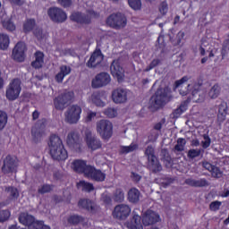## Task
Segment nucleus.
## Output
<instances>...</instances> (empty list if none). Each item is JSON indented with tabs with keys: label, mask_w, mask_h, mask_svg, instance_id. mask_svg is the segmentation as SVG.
<instances>
[{
	"label": "nucleus",
	"mask_w": 229,
	"mask_h": 229,
	"mask_svg": "<svg viewBox=\"0 0 229 229\" xmlns=\"http://www.w3.org/2000/svg\"><path fill=\"white\" fill-rule=\"evenodd\" d=\"M50 148V155L54 160H67L68 154L67 150L64 147V143L62 142V139L58 136L53 134L50 136V140L48 143Z\"/></svg>",
	"instance_id": "1"
},
{
	"label": "nucleus",
	"mask_w": 229,
	"mask_h": 229,
	"mask_svg": "<svg viewBox=\"0 0 229 229\" xmlns=\"http://www.w3.org/2000/svg\"><path fill=\"white\" fill-rule=\"evenodd\" d=\"M173 94L169 87L158 88L155 94L150 98V105L154 108H162L167 103L173 101Z\"/></svg>",
	"instance_id": "2"
},
{
	"label": "nucleus",
	"mask_w": 229,
	"mask_h": 229,
	"mask_svg": "<svg viewBox=\"0 0 229 229\" xmlns=\"http://www.w3.org/2000/svg\"><path fill=\"white\" fill-rule=\"evenodd\" d=\"M97 133L103 140H109L114 135V124L106 119H101L96 123Z\"/></svg>",
	"instance_id": "3"
},
{
	"label": "nucleus",
	"mask_w": 229,
	"mask_h": 229,
	"mask_svg": "<svg viewBox=\"0 0 229 229\" xmlns=\"http://www.w3.org/2000/svg\"><path fill=\"white\" fill-rule=\"evenodd\" d=\"M72 101H74V92L66 91L54 98V106L55 110L63 111L65 110Z\"/></svg>",
	"instance_id": "4"
},
{
	"label": "nucleus",
	"mask_w": 229,
	"mask_h": 229,
	"mask_svg": "<svg viewBox=\"0 0 229 229\" xmlns=\"http://www.w3.org/2000/svg\"><path fill=\"white\" fill-rule=\"evenodd\" d=\"M66 144L75 153H81L83 145H81V137L76 131L68 132L66 137Z\"/></svg>",
	"instance_id": "5"
},
{
	"label": "nucleus",
	"mask_w": 229,
	"mask_h": 229,
	"mask_svg": "<svg viewBox=\"0 0 229 229\" xmlns=\"http://www.w3.org/2000/svg\"><path fill=\"white\" fill-rule=\"evenodd\" d=\"M81 115V107L78 105H72L64 112V121L68 124H78Z\"/></svg>",
	"instance_id": "6"
},
{
	"label": "nucleus",
	"mask_w": 229,
	"mask_h": 229,
	"mask_svg": "<svg viewBox=\"0 0 229 229\" xmlns=\"http://www.w3.org/2000/svg\"><path fill=\"white\" fill-rule=\"evenodd\" d=\"M46 118L38 120L31 129V137L33 142H40L42 137L46 135Z\"/></svg>",
	"instance_id": "7"
},
{
	"label": "nucleus",
	"mask_w": 229,
	"mask_h": 229,
	"mask_svg": "<svg viewBox=\"0 0 229 229\" xmlns=\"http://www.w3.org/2000/svg\"><path fill=\"white\" fill-rule=\"evenodd\" d=\"M21 82L19 79H13L6 89L5 96L9 101H15L21 94L22 88L21 87Z\"/></svg>",
	"instance_id": "8"
},
{
	"label": "nucleus",
	"mask_w": 229,
	"mask_h": 229,
	"mask_svg": "<svg viewBox=\"0 0 229 229\" xmlns=\"http://www.w3.org/2000/svg\"><path fill=\"white\" fill-rule=\"evenodd\" d=\"M98 17H99V13L94 11H88L86 14L81 13H74L71 15L70 19L74 22H78L79 24H90L91 20Z\"/></svg>",
	"instance_id": "9"
},
{
	"label": "nucleus",
	"mask_w": 229,
	"mask_h": 229,
	"mask_svg": "<svg viewBox=\"0 0 229 229\" xmlns=\"http://www.w3.org/2000/svg\"><path fill=\"white\" fill-rule=\"evenodd\" d=\"M110 81H112L110 74L106 72H101L92 79L91 87L92 89H103V87L110 85Z\"/></svg>",
	"instance_id": "10"
},
{
	"label": "nucleus",
	"mask_w": 229,
	"mask_h": 229,
	"mask_svg": "<svg viewBox=\"0 0 229 229\" xmlns=\"http://www.w3.org/2000/svg\"><path fill=\"white\" fill-rule=\"evenodd\" d=\"M189 89H191L192 99L195 103H203L207 94L205 90L201 89V85L199 83L188 84Z\"/></svg>",
	"instance_id": "11"
},
{
	"label": "nucleus",
	"mask_w": 229,
	"mask_h": 229,
	"mask_svg": "<svg viewBox=\"0 0 229 229\" xmlns=\"http://www.w3.org/2000/svg\"><path fill=\"white\" fill-rule=\"evenodd\" d=\"M47 15L53 22H65L67 21V13L58 7H50L47 10Z\"/></svg>",
	"instance_id": "12"
},
{
	"label": "nucleus",
	"mask_w": 229,
	"mask_h": 229,
	"mask_svg": "<svg viewBox=\"0 0 229 229\" xmlns=\"http://www.w3.org/2000/svg\"><path fill=\"white\" fill-rule=\"evenodd\" d=\"M86 178L93 180V182H105L106 174L103 173L99 169H96L94 166H91L86 169Z\"/></svg>",
	"instance_id": "13"
},
{
	"label": "nucleus",
	"mask_w": 229,
	"mask_h": 229,
	"mask_svg": "<svg viewBox=\"0 0 229 229\" xmlns=\"http://www.w3.org/2000/svg\"><path fill=\"white\" fill-rule=\"evenodd\" d=\"M17 171V160L12 156H7L4 159L2 165V172L4 174H10V173H15Z\"/></svg>",
	"instance_id": "14"
},
{
	"label": "nucleus",
	"mask_w": 229,
	"mask_h": 229,
	"mask_svg": "<svg viewBox=\"0 0 229 229\" xmlns=\"http://www.w3.org/2000/svg\"><path fill=\"white\" fill-rule=\"evenodd\" d=\"M160 221V216L153 210H147L142 216V223L144 226H151L157 225Z\"/></svg>",
	"instance_id": "15"
},
{
	"label": "nucleus",
	"mask_w": 229,
	"mask_h": 229,
	"mask_svg": "<svg viewBox=\"0 0 229 229\" xmlns=\"http://www.w3.org/2000/svg\"><path fill=\"white\" fill-rule=\"evenodd\" d=\"M131 214V208L126 204H120L115 207V218L119 221H126Z\"/></svg>",
	"instance_id": "16"
},
{
	"label": "nucleus",
	"mask_w": 229,
	"mask_h": 229,
	"mask_svg": "<svg viewBox=\"0 0 229 229\" xmlns=\"http://www.w3.org/2000/svg\"><path fill=\"white\" fill-rule=\"evenodd\" d=\"M103 60H105V55H103L101 50H95L87 63V67L89 69H96V67L101 65Z\"/></svg>",
	"instance_id": "17"
},
{
	"label": "nucleus",
	"mask_w": 229,
	"mask_h": 229,
	"mask_svg": "<svg viewBox=\"0 0 229 229\" xmlns=\"http://www.w3.org/2000/svg\"><path fill=\"white\" fill-rule=\"evenodd\" d=\"M26 56V44L18 42L13 49V58L17 62H24Z\"/></svg>",
	"instance_id": "18"
},
{
	"label": "nucleus",
	"mask_w": 229,
	"mask_h": 229,
	"mask_svg": "<svg viewBox=\"0 0 229 229\" xmlns=\"http://www.w3.org/2000/svg\"><path fill=\"white\" fill-rule=\"evenodd\" d=\"M85 135H86V144L89 149H91V151H96V149H100L102 146L101 140L92 135V132L90 131L85 132Z\"/></svg>",
	"instance_id": "19"
},
{
	"label": "nucleus",
	"mask_w": 229,
	"mask_h": 229,
	"mask_svg": "<svg viewBox=\"0 0 229 229\" xmlns=\"http://www.w3.org/2000/svg\"><path fill=\"white\" fill-rule=\"evenodd\" d=\"M92 165H87V161L82 160V159H75L72 162V169L75 173H79L80 174H84L86 177V172L89 167H91Z\"/></svg>",
	"instance_id": "20"
},
{
	"label": "nucleus",
	"mask_w": 229,
	"mask_h": 229,
	"mask_svg": "<svg viewBox=\"0 0 229 229\" xmlns=\"http://www.w3.org/2000/svg\"><path fill=\"white\" fill-rule=\"evenodd\" d=\"M187 81H189V77L184 76L181 80L176 81L174 83V90H176V89H180L179 92L181 96H187L189 92L192 93V89L189 88V85L185 86Z\"/></svg>",
	"instance_id": "21"
},
{
	"label": "nucleus",
	"mask_w": 229,
	"mask_h": 229,
	"mask_svg": "<svg viewBox=\"0 0 229 229\" xmlns=\"http://www.w3.org/2000/svg\"><path fill=\"white\" fill-rule=\"evenodd\" d=\"M102 99H106V91L105 90L96 91L91 95L92 103L99 108H103L106 105Z\"/></svg>",
	"instance_id": "22"
},
{
	"label": "nucleus",
	"mask_w": 229,
	"mask_h": 229,
	"mask_svg": "<svg viewBox=\"0 0 229 229\" xmlns=\"http://www.w3.org/2000/svg\"><path fill=\"white\" fill-rule=\"evenodd\" d=\"M147 169H148L150 173H153V174H157V173H160L162 171V164H160L158 157L148 159L147 162Z\"/></svg>",
	"instance_id": "23"
},
{
	"label": "nucleus",
	"mask_w": 229,
	"mask_h": 229,
	"mask_svg": "<svg viewBox=\"0 0 229 229\" xmlns=\"http://www.w3.org/2000/svg\"><path fill=\"white\" fill-rule=\"evenodd\" d=\"M141 221L142 217H140V216L139 215L134 214L131 221L125 224V226L128 229H144Z\"/></svg>",
	"instance_id": "24"
},
{
	"label": "nucleus",
	"mask_w": 229,
	"mask_h": 229,
	"mask_svg": "<svg viewBox=\"0 0 229 229\" xmlns=\"http://www.w3.org/2000/svg\"><path fill=\"white\" fill-rule=\"evenodd\" d=\"M71 71L72 69L70 68V66L61 65L59 68V72L55 75V81H57V83H62L65 76L71 74Z\"/></svg>",
	"instance_id": "25"
},
{
	"label": "nucleus",
	"mask_w": 229,
	"mask_h": 229,
	"mask_svg": "<svg viewBox=\"0 0 229 229\" xmlns=\"http://www.w3.org/2000/svg\"><path fill=\"white\" fill-rule=\"evenodd\" d=\"M228 114V104L226 102L223 101L218 106V114H217V119L220 123H223L226 119V115Z\"/></svg>",
	"instance_id": "26"
},
{
	"label": "nucleus",
	"mask_w": 229,
	"mask_h": 229,
	"mask_svg": "<svg viewBox=\"0 0 229 229\" xmlns=\"http://www.w3.org/2000/svg\"><path fill=\"white\" fill-rule=\"evenodd\" d=\"M19 221L21 225H24V226L30 228L35 221V216L28 213H21L19 216Z\"/></svg>",
	"instance_id": "27"
},
{
	"label": "nucleus",
	"mask_w": 229,
	"mask_h": 229,
	"mask_svg": "<svg viewBox=\"0 0 229 229\" xmlns=\"http://www.w3.org/2000/svg\"><path fill=\"white\" fill-rule=\"evenodd\" d=\"M126 24H128V20L126 16L121 13L115 14V30H122V28H125Z\"/></svg>",
	"instance_id": "28"
},
{
	"label": "nucleus",
	"mask_w": 229,
	"mask_h": 229,
	"mask_svg": "<svg viewBox=\"0 0 229 229\" xmlns=\"http://www.w3.org/2000/svg\"><path fill=\"white\" fill-rule=\"evenodd\" d=\"M128 200L130 203H139V201H140V191L136 188L129 190Z\"/></svg>",
	"instance_id": "29"
},
{
	"label": "nucleus",
	"mask_w": 229,
	"mask_h": 229,
	"mask_svg": "<svg viewBox=\"0 0 229 229\" xmlns=\"http://www.w3.org/2000/svg\"><path fill=\"white\" fill-rule=\"evenodd\" d=\"M78 205L81 208H84V210H88L89 212L96 211V204L90 199H81Z\"/></svg>",
	"instance_id": "30"
},
{
	"label": "nucleus",
	"mask_w": 229,
	"mask_h": 229,
	"mask_svg": "<svg viewBox=\"0 0 229 229\" xmlns=\"http://www.w3.org/2000/svg\"><path fill=\"white\" fill-rule=\"evenodd\" d=\"M128 101V90L120 88L116 90L115 103H126Z\"/></svg>",
	"instance_id": "31"
},
{
	"label": "nucleus",
	"mask_w": 229,
	"mask_h": 229,
	"mask_svg": "<svg viewBox=\"0 0 229 229\" xmlns=\"http://www.w3.org/2000/svg\"><path fill=\"white\" fill-rule=\"evenodd\" d=\"M35 69H40L44 65V53L38 51L35 53V61L31 64Z\"/></svg>",
	"instance_id": "32"
},
{
	"label": "nucleus",
	"mask_w": 229,
	"mask_h": 229,
	"mask_svg": "<svg viewBox=\"0 0 229 229\" xmlns=\"http://www.w3.org/2000/svg\"><path fill=\"white\" fill-rule=\"evenodd\" d=\"M220 94H221V86H219V84H215L208 90V96L209 99H217Z\"/></svg>",
	"instance_id": "33"
},
{
	"label": "nucleus",
	"mask_w": 229,
	"mask_h": 229,
	"mask_svg": "<svg viewBox=\"0 0 229 229\" xmlns=\"http://www.w3.org/2000/svg\"><path fill=\"white\" fill-rule=\"evenodd\" d=\"M187 108H189V103L187 101H183L179 107H177L175 110L173 112V115L175 119H178L180 115L183 114V112L187 111Z\"/></svg>",
	"instance_id": "34"
},
{
	"label": "nucleus",
	"mask_w": 229,
	"mask_h": 229,
	"mask_svg": "<svg viewBox=\"0 0 229 229\" xmlns=\"http://www.w3.org/2000/svg\"><path fill=\"white\" fill-rule=\"evenodd\" d=\"M78 189H81L84 192H92L94 191V184L87 182L85 181H81L77 183Z\"/></svg>",
	"instance_id": "35"
},
{
	"label": "nucleus",
	"mask_w": 229,
	"mask_h": 229,
	"mask_svg": "<svg viewBox=\"0 0 229 229\" xmlns=\"http://www.w3.org/2000/svg\"><path fill=\"white\" fill-rule=\"evenodd\" d=\"M160 157L165 165H171V164H173V159L171 158V155H169L167 148L161 149Z\"/></svg>",
	"instance_id": "36"
},
{
	"label": "nucleus",
	"mask_w": 229,
	"mask_h": 229,
	"mask_svg": "<svg viewBox=\"0 0 229 229\" xmlns=\"http://www.w3.org/2000/svg\"><path fill=\"white\" fill-rule=\"evenodd\" d=\"M4 191L9 194L12 199H17L19 198V190H17V188L13 186H5Z\"/></svg>",
	"instance_id": "37"
},
{
	"label": "nucleus",
	"mask_w": 229,
	"mask_h": 229,
	"mask_svg": "<svg viewBox=\"0 0 229 229\" xmlns=\"http://www.w3.org/2000/svg\"><path fill=\"white\" fill-rule=\"evenodd\" d=\"M10 46V38L6 34H0V49H8Z\"/></svg>",
	"instance_id": "38"
},
{
	"label": "nucleus",
	"mask_w": 229,
	"mask_h": 229,
	"mask_svg": "<svg viewBox=\"0 0 229 229\" xmlns=\"http://www.w3.org/2000/svg\"><path fill=\"white\" fill-rule=\"evenodd\" d=\"M203 153H205V150H203V148H191L188 151V158H198V157H199L200 155H203Z\"/></svg>",
	"instance_id": "39"
},
{
	"label": "nucleus",
	"mask_w": 229,
	"mask_h": 229,
	"mask_svg": "<svg viewBox=\"0 0 229 229\" xmlns=\"http://www.w3.org/2000/svg\"><path fill=\"white\" fill-rule=\"evenodd\" d=\"M115 77L118 81V83H123L124 81V69L121 67L120 65L116 66V72H115Z\"/></svg>",
	"instance_id": "40"
},
{
	"label": "nucleus",
	"mask_w": 229,
	"mask_h": 229,
	"mask_svg": "<svg viewBox=\"0 0 229 229\" xmlns=\"http://www.w3.org/2000/svg\"><path fill=\"white\" fill-rule=\"evenodd\" d=\"M136 149H139V145L132 143L130 146L122 147L120 153H132V151H136Z\"/></svg>",
	"instance_id": "41"
},
{
	"label": "nucleus",
	"mask_w": 229,
	"mask_h": 229,
	"mask_svg": "<svg viewBox=\"0 0 229 229\" xmlns=\"http://www.w3.org/2000/svg\"><path fill=\"white\" fill-rule=\"evenodd\" d=\"M2 24H3V28H4V30H7V31H15V24H13L12 20L10 19L4 20L2 21Z\"/></svg>",
	"instance_id": "42"
},
{
	"label": "nucleus",
	"mask_w": 229,
	"mask_h": 229,
	"mask_svg": "<svg viewBox=\"0 0 229 229\" xmlns=\"http://www.w3.org/2000/svg\"><path fill=\"white\" fill-rule=\"evenodd\" d=\"M145 156L148 157V160L157 158V156H155V148L151 145L148 146L145 149Z\"/></svg>",
	"instance_id": "43"
},
{
	"label": "nucleus",
	"mask_w": 229,
	"mask_h": 229,
	"mask_svg": "<svg viewBox=\"0 0 229 229\" xmlns=\"http://www.w3.org/2000/svg\"><path fill=\"white\" fill-rule=\"evenodd\" d=\"M30 229H51L49 226L44 225V222L42 221H35L32 223Z\"/></svg>",
	"instance_id": "44"
},
{
	"label": "nucleus",
	"mask_w": 229,
	"mask_h": 229,
	"mask_svg": "<svg viewBox=\"0 0 229 229\" xmlns=\"http://www.w3.org/2000/svg\"><path fill=\"white\" fill-rule=\"evenodd\" d=\"M128 4L132 10H140L142 8V2L140 0H128Z\"/></svg>",
	"instance_id": "45"
},
{
	"label": "nucleus",
	"mask_w": 229,
	"mask_h": 229,
	"mask_svg": "<svg viewBox=\"0 0 229 229\" xmlns=\"http://www.w3.org/2000/svg\"><path fill=\"white\" fill-rule=\"evenodd\" d=\"M54 186L51 184H44L38 188V194H47V192H51L53 191Z\"/></svg>",
	"instance_id": "46"
},
{
	"label": "nucleus",
	"mask_w": 229,
	"mask_h": 229,
	"mask_svg": "<svg viewBox=\"0 0 229 229\" xmlns=\"http://www.w3.org/2000/svg\"><path fill=\"white\" fill-rule=\"evenodd\" d=\"M6 123H8V115L0 110V131L6 126Z\"/></svg>",
	"instance_id": "47"
},
{
	"label": "nucleus",
	"mask_w": 229,
	"mask_h": 229,
	"mask_svg": "<svg viewBox=\"0 0 229 229\" xmlns=\"http://www.w3.org/2000/svg\"><path fill=\"white\" fill-rule=\"evenodd\" d=\"M228 51H229V39H225L223 42L222 49H221V55L223 59H225V56L228 55Z\"/></svg>",
	"instance_id": "48"
},
{
	"label": "nucleus",
	"mask_w": 229,
	"mask_h": 229,
	"mask_svg": "<svg viewBox=\"0 0 229 229\" xmlns=\"http://www.w3.org/2000/svg\"><path fill=\"white\" fill-rule=\"evenodd\" d=\"M33 28H35V20H27L23 25L24 31L28 33V31H31Z\"/></svg>",
	"instance_id": "49"
},
{
	"label": "nucleus",
	"mask_w": 229,
	"mask_h": 229,
	"mask_svg": "<svg viewBox=\"0 0 229 229\" xmlns=\"http://www.w3.org/2000/svg\"><path fill=\"white\" fill-rule=\"evenodd\" d=\"M104 115L106 117H108L109 119H114L115 117V108L114 107H107L103 112Z\"/></svg>",
	"instance_id": "50"
},
{
	"label": "nucleus",
	"mask_w": 229,
	"mask_h": 229,
	"mask_svg": "<svg viewBox=\"0 0 229 229\" xmlns=\"http://www.w3.org/2000/svg\"><path fill=\"white\" fill-rule=\"evenodd\" d=\"M81 221H83V217H81L78 215H73L68 218V222L71 225H78V224L81 223Z\"/></svg>",
	"instance_id": "51"
},
{
	"label": "nucleus",
	"mask_w": 229,
	"mask_h": 229,
	"mask_svg": "<svg viewBox=\"0 0 229 229\" xmlns=\"http://www.w3.org/2000/svg\"><path fill=\"white\" fill-rule=\"evenodd\" d=\"M210 173L213 178H221L223 176V172L216 165L212 168Z\"/></svg>",
	"instance_id": "52"
},
{
	"label": "nucleus",
	"mask_w": 229,
	"mask_h": 229,
	"mask_svg": "<svg viewBox=\"0 0 229 229\" xmlns=\"http://www.w3.org/2000/svg\"><path fill=\"white\" fill-rule=\"evenodd\" d=\"M115 201H119L120 203L124 201V191L121 188L116 190Z\"/></svg>",
	"instance_id": "53"
},
{
	"label": "nucleus",
	"mask_w": 229,
	"mask_h": 229,
	"mask_svg": "<svg viewBox=\"0 0 229 229\" xmlns=\"http://www.w3.org/2000/svg\"><path fill=\"white\" fill-rule=\"evenodd\" d=\"M10 219V211L9 210H1L0 211V223H4Z\"/></svg>",
	"instance_id": "54"
},
{
	"label": "nucleus",
	"mask_w": 229,
	"mask_h": 229,
	"mask_svg": "<svg viewBox=\"0 0 229 229\" xmlns=\"http://www.w3.org/2000/svg\"><path fill=\"white\" fill-rule=\"evenodd\" d=\"M208 185H210V182L205 178L196 180V187L198 188L208 187Z\"/></svg>",
	"instance_id": "55"
},
{
	"label": "nucleus",
	"mask_w": 229,
	"mask_h": 229,
	"mask_svg": "<svg viewBox=\"0 0 229 229\" xmlns=\"http://www.w3.org/2000/svg\"><path fill=\"white\" fill-rule=\"evenodd\" d=\"M158 64H160L159 59H154L148 66L146 67L145 69V72H149V71H151V69H155V67H157V65H158Z\"/></svg>",
	"instance_id": "56"
},
{
	"label": "nucleus",
	"mask_w": 229,
	"mask_h": 229,
	"mask_svg": "<svg viewBox=\"0 0 229 229\" xmlns=\"http://www.w3.org/2000/svg\"><path fill=\"white\" fill-rule=\"evenodd\" d=\"M168 10H169V8L167 5V2H165V1L162 2L159 6L160 13H162V15H165V13H167Z\"/></svg>",
	"instance_id": "57"
},
{
	"label": "nucleus",
	"mask_w": 229,
	"mask_h": 229,
	"mask_svg": "<svg viewBox=\"0 0 229 229\" xmlns=\"http://www.w3.org/2000/svg\"><path fill=\"white\" fill-rule=\"evenodd\" d=\"M106 24L110 28H115V14H111L107 20H106Z\"/></svg>",
	"instance_id": "58"
},
{
	"label": "nucleus",
	"mask_w": 229,
	"mask_h": 229,
	"mask_svg": "<svg viewBox=\"0 0 229 229\" xmlns=\"http://www.w3.org/2000/svg\"><path fill=\"white\" fill-rule=\"evenodd\" d=\"M220 207H221V201H218V200L213 201L209 205V208L210 210H213V212L219 210Z\"/></svg>",
	"instance_id": "59"
},
{
	"label": "nucleus",
	"mask_w": 229,
	"mask_h": 229,
	"mask_svg": "<svg viewBox=\"0 0 229 229\" xmlns=\"http://www.w3.org/2000/svg\"><path fill=\"white\" fill-rule=\"evenodd\" d=\"M204 141L201 142L203 149H207V148H210V137L208 135L204 134Z\"/></svg>",
	"instance_id": "60"
},
{
	"label": "nucleus",
	"mask_w": 229,
	"mask_h": 229,
	"mask_svg": "<svg viewBox=\"0 0 229 229\" xmlns=\"http://www.w3.org/2000/svg\"><path fill=\"white\" fill-rule=\"evenodd\" d=\"M34 35L37 37L38 40H42V38H45L46 37V34H44V31L40 29L35 30Z\"/></svg>",
	"instance_id": "61"
},
{
	"label": "nucleus",
	"mask_w": 229,
	"mask_h": 229,
	"mask_svg": "<svg viewBox=\"0 0 229 229\" xmlns=\"http://www.w3.org/2000/svg\"><path fill=\"white\" fill-rule=\"evenodd\" d=\"M173 153L175 155H180L182 151H185V148L182 145L176 144L174 148L172 149Z\"/></svg>",
	"instance_id": "62"
},
{
	"label": "nucleus",
	"mask_w": 229,
	"mask_h": 229,
	"mask_svg": "<svg viewBox=\"0 0 229 229\" xmlns=\"http://www.w3.org/2000/svg\"><path fill=\"white\" fill-rule=\"evenodd\" d=\"M173 182H174V179H173L171 177H164L162 179L161 183L164 184V187H168V185H171V183H173Z\"/></svg>",
	"instance_id": "63"
},
{
	"label": "nucleus",
	"mask_w": 229,
	"mask_h": 229,
	"mask_svg": "<svg viewBox=\"0 0 229 229\" xmlns=\"http://www.w3.org/2000/svg\"><path fill=\"white\" fill-rule=\"evenodd\" d=\"M54 180H62L64 178V174L61 171L55 170L53 174Z\"/></svg>",
	"instance_id": "64"
}]
</instances>
